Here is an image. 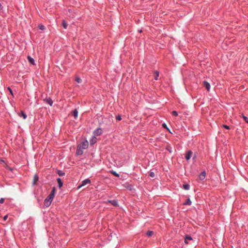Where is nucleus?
<instances>
[{"instance_id": "obj_1", "label": "nucleus", "mask_w": 248, "mask_h": 248, "mask_svg": "<svg viewBox=\"0 0 248 248\" xmlns=\"http://www.w3.org/2000/svg\"><path fill=\"white\" fill-rule=\"evenodd\" d=\"M53 197H50V195H48L46 199H45L44 201V205L46 207H48L50 206L53 199Z\"/></svg>"}, {"instance_id": "obj_2", "label": "nucleus", "mask_w": 248, "mask_h": 248, "mask_svg": "<svg viewBox=\"0 0 248 248\" xmlns=\"http://www.w3.org/2000/svg\"><path fill=\"white\" fill-rule=\"evenodd\" d=\"M91 180L89 178H87V179L82 181L81 182V184L78 186V189L80 188L81 187L85 186L87 184H90L91 183Z\"/></svg>"}, {"instance_id": "obj_3", "label": "nucleus", "mask_w": 248, "mask_h": 248, "mask_svg": "<svg viewBox=\"0 0 248 248\" xmlns=\"http://www.w3.org/2000/svg\"><path fill=\"white\" fill-rule=\"evenodd\" d=\"M88 145H89L88 141L87 140H85L82 142L81 145L79 147L80 148H82V149H86L88 147Z\"/></svg>"}, {"instance_id": "obj_4", "label": "nucleus", "mask_w": 248, "mask_h": 248, "mask_svg": "<svg viewBox=\"0 0 248 248\" xmlns=\"http://www.w3.org/2000/svg\"><path fill=\"white\" fill-rule=\"evenodd\" d=\"M102 133V130L101 128H98L96 129L93 132V134L95 136H100Z\"/></svg>"}, {"instance_id": "obj_5", "label": "nucleus", "mask_w": 248, "mask_h": 248, "mask_svg": "<svg viewBox=\"0 0 248 248\" xmlns=\"http://www.w3.org/2000/svg\"><path fill=\"white\" fill-rule=\"evenodd\" d=\"M193 153L191 150H189L186 152L185 155V158L186 160H189L192 156Z\"/></svg>"}, {"instance_id": "obj_6", "label": "nucleus", "mask_w": 248, "mask_h": 248, "mask_svg": "<svg viewBox=\"0 0 248 248\" xmlns=\"http://www.w3.org/2000/svg\"><path fill=\"white\" fill-rule=\"evenodd\" d=\"M45 103L49 104L50 106H52L53 103V100L50 97H46L44 99Z\"/></svg>"}, {"instance_id": "obj_7", "label": "nucleus", "mask_w": 248, "mask_h": 248, "mask_svg": "<svg viewBox=\"0 0 248 248\" xmlns=\"http://www.w3.org/2000/svg\"><path fill=\"white\" fill-rule=\"evenodd\" d=\"M107 202L111 203L112 205H113L114 206H118V201L116 200H108L107 201Z\"/></svg>"}, {"instance_id": "obj_8", "label": "nucleus", "mask_w": 248, "mask_h": 248, "mask_svg": "<svg viewBox=\"0 0 248 248\" xmlns=\"http://www.w3.org/2000/svg\"><path fill=\"white\" fill-rule=\"evenodd\" d=\"M203 83L204 87L207 89V90L208 91H209V90L210 89V83L206 81H204Z\"/></svg>"}, {"instance_id": "obj_9", "label": "nucleus", "mask_w": 248, "mask_h": 248, "mask_svg": "<svg viewBox=\"0 0 248 248\" xmlns=\"http://www.w3.org/2000/svg\"><path fill=\"white\" fill-rule=\"evenodd\" d=\"M206 176L205 171H202L199 175V178L201 180H203L205 179Z\"/></svg>"}, {"instance_id": "obj_10", "label": "nucleus", "mask_w": 248, "mask_h": 248, "mask_svg": "<svg viewBox=\"0 0 248 248\" xmlns=\"http://www.w3.org/2000/svg\"><path fill=\"white\" fill-rule=\"evenodd\" d=\"M193 240V239L190 236L186 235L185 236V243L186 244H188L189 243L188 240Z\"/></svg>"}, {"instance_id": "obj_11", "label": "nucleus", "mask_w": 248, "mask_h": 248, "mask_svg": "<svg viewBox=\"0 0 248 248\" xmlns=\"http://www.w3.org/2000/svg\"><path fill=\"white\" fill-rule=\"evenodd\" d=\"M27 59L31 64L32 65H35V61L30 56H28Z\"/></svg>"}, {"instance_id": "obj_12", "label": "nucleus", "mask_w": 248, "mask_h": 248, "mask_svg": "<svg viewBox=\"0 0 248 248\" xmlns=\"http://www.w3.org/2000/svg\"><path fill=\"white\" fill-rule=\"evenodd\" d=\"M76 153L78 155H82L83 153V149H82V148H81L79 146H78L77 150Z\"/></svg>"}, {"instance_id": "obj_13", "label": "nucleus", "mask_w": 248, "mask_h": 248, "mask_svg": "<svg viewBox=\"0 0 248 248\" xmlns=\"http://www.w3.org/2000/svg\"><path fill=\"white\" fill-rule=\"evenodd\" d=\"M39 180V177L37 175V174H35L33 177V185H35L36 183V182Z\"/></svg>"}, {"instance_id": "obj_14", "label": "nucleus", "mask_w": 248, "mask_h": 248, "mask_svg": "<svg viewBox=\"0 0 248 248\" xmlns=\"http://www.w3.org/2000/svg\"><path fill=\"white\" fill-rule=\"evenodd\" d=\"M57 182L58 184V186H59V188H61L63 185V183L62 181V179L60 178H58L57 179Z\"/></svg>"}, {"instance_id": "obj_15", "label": "nucleus", "mask_w": 248, "mask_h": 248, "mask_svg": "<svg viewBox=\"0 0 248 248\" xmlns=\"http://www.w3.org/2000/svg\"><path fill=\"white\" fill-rule=\"evenodd\" d=\"M192 203L191 201H190V199L188 198L187 199L186 201L183 203V205H190Z\"/></svg>"}, {"instance_id": "obj_16", "label": "nucleus", "mask_w": 248, "mask_h": 248, "mask_svg": "<svg viewBox=\"0 0 248 248\" xmlns=\"http://www.w3.org/2000/svg\"><path fill=\"white\" fill-rule=\"evenodd\" d=\"M55 187H53V189H52L50 193L49 194V195H50V197H54V195H55Z\"/></svg>"}, {"instance_id": "obj_17", "label": "nucleus", "mask_w": 248, "mask_h": 248, "mask_svg": "<svg viewBox=\"0 0 248 248\" xmlns=\"http://www.w3.org/2000/svg\"><path fill=\"white\" fill-rule=\"evenodd\" d=\"M73 116L75 117V119H77V117H78V111L77 110V109H75L73 110Z\"/></svg>"}, {"instance_id": "obj_18", "label": "nucleus", "mask_w": 248, "mask_h": 248, "mask_svg": "<svg viewBox=\"0 0 248 248\" xmlns=\"http://www.w3.org/2000/svg\"><path fill=\"white\" fill-rule=\"evenodd\" d=\"M19 116L20 117H23L24 119H26L27 118V115L25 113H24L23 111H21L20 114H19Z\"/></svg>"}, {"instance_id": "obj_19", "label": "nucleus", "mask_w": 248, "mask_h": 248, "mask_svg": "<svg viewBox=\"0 0 248 248\" xmlns=\"http://www.w3.org/2000/svg\"><path fill=\"white\" fill-rule=\"evenodd\" d=\"M110 172L113 175H114V176L117 177H119L120 176V175L119 174H118V173H117L115 171H114L113 170H110Z\"/></svg>"}, {"instance_id": "obj_20", "label": "nucleus", "mask_w": 248, "mask_h": 248, "mask_svg": "<svg viewBox=\"0 0 248 248\" xmlns=\"http://www.w3.org/2000/svg\"><path fill=\"white\" fill-rule=\"evenodd\" d=\"M154 234V232L152 231H149L146 232V235L148 237L152 236Z\"/></svg>"}, {"instance_id": "obj_21", "label": "nucleus", "mask_w": 248, "mask_h": 248, "mask_svg": "<svg viewBox=\"0 0 248 248\" xmlns=\"http://www.w3.org/2000/svg\"><path fill=\"white\" fill-rule=\"evenodd\" d=\"M155 79L156 80H158V78L159 75V72L157 71H155Z\"/></svg>"}, {"instance_id": "obj_22", "label": "nucleus", "mask_w": 248, "mask_h": 248, "mask_svg": "<svg viewBox=\"0 0 248 248\" xmlns=\"http://www.w3.org/2000/svg\"><path fill=\"white\" fill-rule=\"evenodd\" d=\"M57 174L60 176H62L63 175H65V173L63 172L61 170H58L57 171Z\"/></svg>"}, {"instance_id": "obj_23", "label": "nucleus", "mask_w": 248, "mask_h": 248, "mask_svg": "<svg viewBox=\"0 0 248 248\" xmlns=\"http://www.w3.org/2000/svg\"><path fill=\"white\" fill-rule=\"evenodd\" d=\"M183 188L185 189V190H189V188H190V186L188 184H185V185H183Z\"/></svg>"}, {"instance_id": "obj_24", "label": "nucleus", "mask_w": 248, "mask_h": 248, "mask_svg": "<svg viewBox=\"0 0 248 248\" xmlns=\"http://www.w3.org/2000/svg\"><path fill=\"white\" fill-rule=\"evenodd\" d=\"M166 149L170 153L172 152L171 147L170 145L166 147Z\"/></svg>"}, {"instance_id": "obj_25", "label": "nucleus", "mask_w": 248, "mask_h": 248, "mask_svg": "<svg viewBox=\"0 0 248 248\" xmlns=\"http://www.w3.org/2000/svg\"><path fill=\"white\" fill-rule=\"evenodd\" d=\"M241 117L243 118V119L245 120V121L248 124V117L244 116V115L242 114Z\"/></svg>"}, {"instance_id": "obj_26", "label": "nucleus", "mask_w": 248, "mask_h": 248, "mask_svg": "<svg viewBox=\"0 0 248 248\" xmlns=\"http://www.w3.org/2000/svg\"><path fill=\"white\" fill-rule=\"evenodd\" d=\"M62 27L64 29H66L67 28V24L66 23V22L64 20H63L62 21Z\"/></svg>"}, {"instance_id": "obj_27", "label": "nucleus", "mask_w": 248, "mask_h": 248, "mask_svg": "<svg viewBox=\"0 0 248 248\" xmlns=\"http://www.w3.org/2000/svg\"><path fill=\"white\" fill-rule=\"evenodd\" d=\"M149 175H150V176H151V177H153V178L155 177V173L153 171H150Z\"/></svg>"}, {"instance_id": "obj_28", "label": "nucleus", "mask_w": 248, "mask_h": 248, "mask_svg": "<svg viewBox=\"0 0 248 248\" xmlns=\"http://www.w3.org/2000/svg\"><path fill=\"white\" fill-rule=\"evenodd\" d=\"M75 80L78 83H80L81 82V79L79 77H77L75 79Z\"/></svg>"}, {"instance_id": "obj_29", "label": "nucleus", "mask_w": 248, "mask_h": 248, "mask_svg": "<svg viewBox=\"0 0 248 248\" xmlns=\"http://www.w3.org/2000/svg\"><path fill=\"white\" fill-rule=\"evenodd\" d=\"M116 119L117 121H121L122 120V118H121V116L120 115H118L116 117Z\"/></svg>"}, {"instance_id": "obj_30", "label": "nucleus", "mask_w": 248, "mask_h": 248, "mask_svg": "<svg viewBox=\"0 0 248 248\" xmlns=\"http://www.w3.org/2000/svg\"><path fill=\"white\" fill-rule=\"evenodd\" d=\"M172 114L173 115H174L175 116H177L178 115V112L175 110H173L172 112Z\"/></svg>"}, {"instance_id": "obj_31", "label": "nucleus", "mask_w": 248, "mask_h": 248, "mask_svg": "<svg viewBox=\"0 0 248 248\" xmlns=\"http://www.w3.org/2000/svg\"><path fill=\"white\" fill-rule=\"evenodd\" d=\"M162 126H163V127H164V128L167 129V130H168L169 131H170L169 129L168 128V126H167V124H166L165 123H163V124H162Z\"/></svg>"}, {"instance_id": "obj_32", "label": "nucleus", "mask_w": 248, "mask_h": 248, "mask_svg": "<svg viewBox=\"0 0 248 248\" xmlns=\"http://www.w3.org/2000/svg\"><path fill=\"white\" fill-rule=\"evenodd\" d=\"M222 127L227 129H230V127H229V126L227 125H226V124H223L222 125Z\"/></svg>"}, {"instance_id": "obj_33", "label": "nucleus", "mask_w": 248, "mask_h": 248, "mask_svg": "<svg viewBox=\"0 0 248 248\" xmlns=\"http://www.w3.org/2000/svg\"><path fill=\"white\" fill-rule=\"evenodd\" d=\"M8 90L9 91L10 93L13 96V92L12 89L10 87H8Z\"/></svg>"}, {"instance_id": "obj_34", "label": "nucleus", "mask_w": 248, "mask_h": 248, "mask_svg": "<svg viewBox=\"0 0 248 248\" xmlns=\"http://www.w3.org/2000/svg\"><path fill=\"white\" fill-rule=\"evenodd\" d=\"M96 142V140L94 139H92L90 140L91 144H93Z\"/></svg>"}, {"instance_id": "obj_35", "label": "nucleus", "mask_w": 248, "mask_h": 248, "mask_svg": "<svg viewBox=\"0 0 248 248\" xmlns=\"http://www.w3.org/2000/svg\"><path fill=\"white\" fill-rule=\"evenodd\" d=\"M45 26L44 25H40L39 26V29L41 30H44L45 29Z\"/></svg>"}, {"instance_id": "obj_36", "label": "nucleus", "mask_w": 248, "mask_h": 248, "mask_svg": "<svg viewBox=\"0 0 248 248\" xmlns=\"http://www.w3.org/2000/svg\"><path fill=\"white\" fill-rule=\"evenodd\" d=\"M4 202V198H1L0 199V203H3Z\"/></svg>"}, {"instance_id": "obj_37", "label": "nucleus", "mask_w": 248, "mask_h": 248, "mask_svg": "<svg viewBox=\"0 0 248 248\" xmlns=\"http://www.w3.org/2000/svg\"><path fill=\"white\" fill-rule=\"evenodd\" d=\"M7 217H8V215H6V216H5L4 217H3V219H4V220H6L7 219Z\"/></svg>"}, {"instance_id": "obj_38", "label": "nucleus", "mask_w": 248, "mask_h": 248, "mask_svg": "<svg viewBox=\"0 0 248 248\" xmlns=\"http://www.w3.org/2000/svg\"><path fill=\"white\" fill-rule=\"evenodd\" d=\"M3 6H2L1 4L0 3V10H2Z\"/></svg>"}, {"instance_id": "obj_39", "label": "nucleus", "mask_w": 248, "mask_h": 248, "mask_svg": "<svg viewBox=\"0 0 248 248\" xmlns=\"http://www.w3.org/2000/svg\"><path fill=\"white\" fill-rule=\"evenodd\" d=\"M196 157V155H194V156H193V159H194Z\"/></svg>"}, {"instance_id": "obj_40", "label": "nucleus", "mask_w": 248, "mask_h": 248, "mask_svg": "<svg viewBox=\"0 0 248 248\" xmlns=\"http://www.w3.org/2000/svg\"><path fill=\"white\" fill-rule=\"evenodd\" d=\"M142 31L141 30H140V31H139V32H142Z\"/></svg>"}]
</instances>
